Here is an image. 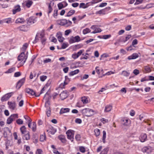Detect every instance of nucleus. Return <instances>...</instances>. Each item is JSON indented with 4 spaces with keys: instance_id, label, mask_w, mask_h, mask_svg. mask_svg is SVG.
<instances>
[{
    "instance_id": "nucleus-1",
    "label": "nucleus",
    "mask_w": 154,
    "mask_h": 154,
    "mask_svg": "<svg viewBox=\"0 0 154 154\" xmlns=\"http://www.w3.org/2000/svg\"><path fill=\"white\" fill-rule=\"evenodd\" d=\"M81 112L83 115L87 116H91L95 113L94 110L89 108L83 109Z\"/></svg>"
},
{
    "instance_id": "nucleus-2",
    "label": "nucleus",
    "mask_w": 154,
    "mask_h": 154,
    "mask_svg": "<svg viewBox=\"0 0 154 154\" xmlns=\"http://www.w3.org/2000/svg\"><path fill=\"white\" fill-rule=\"evenodd\" d=\"M28 57V55L27 54H25L24 52L21 53L18 57V60L19 61H21L20 63V65L22 66L25 63Z\"/></svg>"
},
{
    "instance_id": "nucleus-3",
    "label": "nucleus",
    "mask_w": 154,
    "mask_h": 154,
    "mask_svg": "<svg viewBox=\"0 0 154 154\" xmlns=\"http://www.w3.org/2000/svg\"><path fill=\"white\" fill-rule=\"evenodd\" d=\"M66 134L67 135V138L72 141L74 139V131L71 130H69L66 132Z\"/></svg>"
},
{
    "instance_id": "nucleus-4",
    "label": "nucleus",
    "mask_w": 154,
    "mask_h": 154,
    "mask_svg": "<svg viewBox=\"0 0 154 154\" xmlns=\"http://www.w3.org/2000/svg\"><path fill=\"white\" fill-rule=\"evenodd\" d=\"M50 104V102L48 100L46 101L45 103V106L47 108L46 112L48 117L50 116L51 114V110L49 107Z\"/></svg>"
},
{
    "instance_id": "nucleus-5",
    "label": "nucleus",
    "mask_w": 154,
    "mask_h": 154,
    "mask_svg": "<svg viewBox=\"0 0 154 154\" xmlns=\"http://www.w3.org/2000/svg\"><path fill=\"white\" fill-rule=\"evenodd\" d=\"M111 9V8L109 7L105 8L104 9L100 10L97 11L95 13L96 14L105 15L106 12Z\"/></svg>"
},
{
    "instance_id": "nucleus-6",
    "label": "nucleus",
    "mask_w": 154,
    "mask_h": 154,
    "mask_svg": "<svg viewBox=\"0 0 154 154\" xmlns=\"http://www.w3.org/2000/svg\"><path fill=\"white\" fill-rule=\"evenodd\" d=\"M80 41V37L77 35L75 37H71L69 40V42L70 44H72L76 42H78Z\"/></svg>"
},
{
    "instance_id": "nucleus-7",
    "label": "nucleus",
    "mask_w": 154,
    "mask_h": 154,
    "mask_svg": "<svg viewBox=\"0 0 154 154\" xmlns=\"http://www.w3.org/2000/svg\"><path fill=\"white\" fill-rule=\"evenodd\" d=\"M91 28L94 30L91 32V33L95 34L97 33L100 32H101V29L99 28H97L96 26L92 25Z\"/></svg>"
},
{
    "instance_id": "nucleus-8",
    "label": "nucleus",
    "mask_w": 154,
    "mask_h": 154,
    "mask_svg": "<svg viewBox=\"0 0 154 154\" xmlns=\"http://www.w3.org/2000/svg\"><path fill=\"white\" fill-rule=\"evenodd\" d=\"M25 92L33 96L35 95L36 97H38L39 95H37L35 92L32 89L27 88L25 89Z\"/></svg>"
},
{
    "instance_id": "nucleus-9",
    "label": "nucleus",
    "mask_w": 154,
    "mask_h": 154,
    "mask_svg": "<svg viewBox=\"0 0 154 154\" xmlns=\"http://www.w3.org/2000/svg\"><path fill=\"white\" fill-rule=\"evenodd\" d=\"M12 95V93L6 94L2 97L1 99V101L4 102L7 100Z\"/></svg>"
},
{
    "instance_id": "nucleus-10",
    "label": "nucleus",
    "mask_w": 154,
    "mask_h": 154,
    "mask_svg": "<svg viewBox=\"0 0 154 154\" xmlns=\"http://www.w3.org/2000/svg\"><path fill=\"white\" fill-rule=\"evenodd\" d=\"M56 36L58 41L60 42H63L64 39V38L62 37V33L60 32H58L57 33Z\"/></svg>"
},
{
    "instance_id": "nucleus-11",
    "label": "nucleus",
    "mask_w": 154,
    "mask_h": 154,
    "mask_svg": "<svg viewBox=\"0 0 154 154\" xmlns=\"http://www.w3.org/2000/svg\"><path fill=\"white\" fill-rule=\"evenodd\" d=\"M8 103L9 108L11 110H13L15 109L16 105L15 102L8 101Z\"/></svg>"
},
{
    "instance_id": "nucleus-12",
    "label": "nucleus",
    "mask_w": 154,
    "mask_h": 154,
    "mask_svg": "<svg viewBox=\"0 0 154 154\" xmlns=\"http://www.w3.org/2000/svg\"><path fill=\"white\" fill-rule=\"evenodd\" d=\"M83 51V50H80L77 53L73 54L72 55V58L74 59H76L82 54Z\"/></svg>"
},
{
    "instance_id": "nucleus-13",
    "label": "nucleus",
    "mask_w": 154,
    "mask_h": 154,
    "mask_svg": "<svg viewBox=\"0 0 154 154\" xmlns=\"http://www.w3.org/2000/svg\"><path fill=\"white\" fill-rule=\"evenodd\" d=\"M47 131L49 134L53 135L56 132L57 130L53 127L50 126L49 127L48 129L47 130Z\"/></svg>"
},
{
    "instance_id": "nucleus-14",
    "label": "nucleus",
    "mask_w": 154,
    "mask_h": 154,
    "mask_svg": "<svg viewBox=\"0 0 154 154\" xmlns=\"http://www.w3.org/2000/svg\"><path fill=\"white\" fill-rule=\"evenodd\" d=\"M36 21V18L34 17H29L27 21V23L29 25H31L35 23Z\"/></svg>"
},
{
    "instance_id": "nucleus-15",
    "label": "nucleus",
    "mask_w": 154,
    "mask_h": 154,
    "mask_svg": "<svg viewBox=\"0 0 154 154\" xmlns=\"http://www.w3.org/2000/svg\"><path fill=\"white\" fill-rule=\"evenodd\" d=\"M25 79L23 78L17 82V87L19 88L23 85L25 82Z\"/></svg>"
},
{
    "instance_id": "nucleus-16",
    "label": "nucleus",
    "mask_w": 154,
    "mask_h": 154,
    "mask_svg": "<svg viewBox=\"0 0 154 154\" xmlns=\"http://www.w3.org/2000/svg\"><path fill=\"white\" fill-rule=\"evenodd\" d=\"M139 55L138 54L136 53H133L131 55L128 56L127 59L130 60H131L135 59L138 57Z\"/></svg>"
},
{
    "instance_id": "nucleus-17",
    "label": "nucleus",
    "mask_w": 154,
    "mask_h": 154,
    "mask_svg": "<svg viewBox=\"0 0 154 154\" xmlns=\"http://www.w3.org/2000/svg\"><path fill=\"white\" fill-rule=\"evenodd\" d=\"M20 11V6L19 5H17L14 7V8L12 10L13 14H15L16 13L19 12Z\"/></svg>"
},
{
    "instance_id": "nucleus-18",
    "label": "nucleus",
    "mask_w": 154,
    "mask_h": 154,
    "mask_svg": "<svg viewBox=\"0 0 154 154\" xmlns=\"http://www.w3.org/2000/svg\"><path fill=\"white\" fill-rule=\"evenodd\" d=\"M68 94L66 91H63L60 94V98L62 100H63L67 97Z\"/></svg>"
},
{
    "instance_id": "nucleus-19",
    "label": "nucleus",
    "mask_w": 154,
    "mask_h": 154,
    "mask_svg": "<svg viewBox=\"0 0 154 154\" xmlns=\"http://www.w3.org/2000/svg\"><path fill=\"white\" fill-rule=\"evenodd\" d=\"M147 139V136L146 134H142L140 137V140L141 142H143L145 141Z\"/></svg>"
},
{
    "instance_id": "nucleus-20",
    "label": "nucleus",
    "mask_w": 154,
    "mask_h": 154,
    "mask_svg": "<svg viewBox=\"0 0 154 154\" xmlns=\"http://www.w3.org/2000/svg\"><path fill=\"white\" fill-rule=\"evenodd\" d=\"M122 124L125 125H128L130 123V120L124 118L122 119Z\"/></svg>"
},
{
    "instance_id": "nucleus-21",
    "label": "nucleus",
    "mask_w": 154,
    "mask_h": 154,
    "mask_svg": "<svg viewBox=\"0 0 154 154\" xmlns=\"http://www.w3.org/2000/svg\"><path fill=\"white\" fill-rule=\"evenodd\" d=\"M23 134H24L23 136V139L28 140L30 139V135L29 131L26 132V133Z\"/></svg>"
},
{
    "instance_id": "nucleus-22",
    "label": "nucleus",
    "mask_w": 154,
    "mask_h": 154,
    "mask_svg": "<svg viewBox=\"0 0 154 154\" xmlns=\"http://www.w3.org/2000/svg\"><path fill=\"white\" fill-rule=\"evenodd\" d=\"M17 29L21 31H26L27 29V26L26 25H22L18 27Z\"/></svg>"
},
{
    "instance_id": "nucleus-23",
    "label": "nucleus",
    "mask_w": 154,
    "mask_h": 154,
    "mask_svg": "<svg viewBox=\"0 0 154 154\" xmlns=\"http://www.w3.org/2000/svg\"><path fill=\"white\" fill-rule=\"evenodd\" d=\"M64 26L68 27L71 26L72 24V22L68 20L65 19Z\"/></svg>"
},
{
    "instance_id": "nucleus-24",
    "label": "nucleus",
    "mask_w": 154,
    "mask_h": 154,
    "mask_svg": "<svg viewBox=\"0 0 154 154\" xmlns=\"http://www.w3.org/2000/svg\"><path fill=\"white\" fill-rule=\"evenodd\" d=\"M65 19L58 20L57 21V23L58 25L62 26H64Z\"/></svg>"
},
{
    "instance_id": "nucleus-25",
    "label": "nucleus",
    "mask_w": 154,
    "mask_h": 154,
    "mask_svg": "<svg viewBox=\"0 0 154 154\" xmlns=\"http://www.w3.org/2000/svg\"><path fill=\"white\" fill-rule=\"evenodd\" d=\"M112 106L111 105H106L104 111L106 112H108L110 111L112 109Z\"/></svg>"
},
{
    "instance_id": "nucleus-26",
    "label": "nucleus",
    "mask_w": 154,
    "mask_h": 154,
    "mask_svg": "<svg viewBox=\"0 0 154 154\" xmlns=\"http://www.w3.org/2000/svg\"><path fill=\"white\" fill-rule=\"evenodd\" d=\"M25 20L23 18H19L16 19L15 23H22L24 22Z\"/></svg>"
},
{
    "instance_id": "nucleus-27",
    "label": "nucleus",
    "mask_w": 154,
    "mask_h": 154,
    "mask_svg": "<svg viewBox=\"0 0 154 154\" xmlns=\"http://www.w3.org/2000/svg\"><path fill=\"white\" fill-rule=\"evenodd\" d=\"M70 109L68 108H62L60 109V113L63 114L66 112H69Z\"/></svg>"
},
{
    "instance_id": "nucleus-28",
    "label": "nucleus",
    "mask_w": 154,
    "mask_h": 154,
    "mask_svg": "<svg viewBox=\"0 0 154 154\" xmlns=\"http://www.w3.org/2000/svg\"><path fill=\"white\" fill-rule=\"evenodd\" d=\"M53 11V9L51 7V4L50 3L48 4V8L47 11V13L48 16L49 14L51 13Z\"/></svg>"
},
{
    "instance_id": "nucleus-29",
    "label": "nucleus",
    "mask_w": 154,
    "mask_h": 154,
    "mask_svg": "<svg viewBox=\"0 0 154 154\" xmlns=\"http://www.w3.org/2000/svg\"><path fill=\"white\" fill-rule=\"evenodd\" d=\"M33 2L31 0H27L26 1V6L27 8H29L32 5Z\"/></svg>"
},
{
    "instance_id": "nucleus-30",
    "label": "nucleus",
    "mask_w": 154,
    "mask_h": 154,
    "mask_svg": "<svg viewBox=\"0 0 154 154\" xmlns=\"http://www.w3.org/2000/svg\"><path fill=\"white\" fill-rule=\"evenodd\" d=\"M142 151L143 152L148 153L150 151V148L149 147L145 146L142 149Z\"/></svg>"
},
{
    "instance_id": "nucleus-31",
    "label": "nucleus",
    "mask_w": 154,
    "mask_h": 154,
    "mask_svg": "<svg viewBox=\"0 0 154 154\" xmlns=\"http://www.w3.org/2000/svg\"><path fill=\"white\" fill-rule=\"evenodd\" d=\"M66 76H65L66 80L64 81L63 83H61L60 85V87L61 88H64L65 85H67L68 83V82L66 79Z\"/></svg>"
},
{
    "instance_id": "nucleus-32",
    "label": "nucleus",
    "mask_w": 154,
    "mask_h": 154,
    "mask_svg": "<svg viewBox=\"0 0 154 154\" xmlns=\"http://www.w3.org/2000/svg\"><path fill=\"white\" fill-rule=\"evenodd\" d=\"M58 138L63 143H64L66 142L65 137L63 135H60L58 136Z\"/></svg>"
},
{
    "instance_id": "nucleus-33",
    "label": "nucleus",
    "mask_w": 154,
    "mask_h": 154,
    "mask_svg": "<svg viewBox=\"0 0 154 154\" xmlns=\"http://www.w3.org/2000/svg\"><path fill=\"white\" fill-rule=\"evenodd\" d=\"M79 70L77 69L70 72L69 73V75L70 76H73L78 73L79 72Z\"/></svg>"
},
{
    "instance_id": "nucleus-34",
    "label": "nucleus",
    "mask_w": 154,
    "mask_h": 154,
    "mask_svg": "<svg viewBox=\"0 0 154 154\" xmlns=\"http://www.w3.org/2000/svg\"><path fill=\"white\" fill-rule=\"evenodd\" d=\"M20 130L22 134H25L26 133V132H28V131H26V128L24 126H23L20 128Z\"/></svg>"
},
{
    "instance_id": "nucleus-35",
    "label": "nucleus",
    "mask_w": 154,
    "mask_h": 154,
    "mask_svg": "<svg viewBox=\"0 0 154 154\" xmlns=\"http://www.w3.org/2000/svg\"><path fill=\"white\" fill-rule=\"evenodd\" d=\"M81 100L84 104L87 103L88 102V98L85 97H82L81 98Z\"/></svg>"
},
{
    "instance_id": "nucleus-36",
    "label": "nucleus",
    "mask_w": 154,
    "mask_h": 154,
    "mask_svg": "<svg viewBox=\"0 0 154 154\" xmlns=\"http://www.w3.org/2000/svg\"><path fill=\"white\" fill-rule=\"evenodd\" d=\"M75 12V11L73 10H70L67 14V15L66 16L70 17L72 15V14H74Z\"/></svg>"
},
{
    "instance_id": "nucleus-37",
    "label": "nucleus",
    "mask_w": 154,
    "mask_h": 154,
    "mask_svg": "<svg viewBox=\"0 0 154 154\" xmlns=\"http://www.w3.org/2000/svg\"><path fill=\"white\" fill-rule=\"evenodd\" d=\"M52 82V80L51 79H49L47 81L46 84H45V88H48L49 87Z\"/></svg>"
},
{
    "instance_id": "nucleus-38",
    "label": "nucleus",
    "mask_w": 154,
    "mask_h": 154,
    "mask_svg": "<svg viewBox=\"0 0 154 154\" xmlns=\"http://www.w3.org/2000/svg\"><path fill=\"white\" fill-rule=\"evenodd\" d=\"M15 70V68H12L8 69L7 71L5 72V73H11L13 72H14Z\"/></svg>"
},
{
    "instance_id": "nucleus-39",
    "label": "nucleus",
    "mask_w": 154,
    "mask_h": 154,
    "mask_svg": "<svg viewBox=\"0 0 154 154\" xmlns=\"http://www.w3.org/2000/svg\"><path fill=\"white\" fill-rule=\"evenodd\" d=\"M130 74V73L129 72H128L127 71L125 70L122 71V75L126 77L129 76Z\"/></svg>"
},
{
    "instance_id": "nucleus-40",
    "label": "nucleus",
    "mask_w": 154,
    "mask_h": 154,
    "mask_svg": "<svg viewBox=\"0 0 154 154\" xmlns=\"http://www.w3.org/2000/svg\"><path fill=\"white\" fill-rule=\"evenodd\" d=\"M11 132V130L8 127H5L4 128V134H5V133H6V134H9Z\"/></svg>"
},
{
    "instance_id": "nucleus-41",
    "label": "nucleus",
    "mask_w": 154,
    "mask_h": 154,
    "mask_svg": "<svg viewBox=\"0 0 154 154\" xmlns=\"http://www.w3.org/2000/svg\"><path fill=\"white\" fill-rule=\"evenodd\" d=\"M91 30L89 28H86L83 30V33L84 34H86L90 32Z\"/></svg>"
},
{
    "instance_id": "nucleus-42",
    "label": "nucleus",
    "mask_w": 154,
    "mask_h": 154,
    "mask_svg": "<svg viewBox=\"0 0 154 154\" xmlns=\"http://www.w3.org/2000/svg\"><path fill=\"white\" fill-rule=\"evenodd\" d=\"M32 128L33 131L35 132L36 131V125L35 122H32Z\"/></svg>"
},
{
    "instance_id": "nucleus-43",
    "label": "nucleus",
    "mask_w": 154,
    "mask_h": 154,
    "mask_svg": "<svg viewBox=\"0 0 154 154\" xmlns=\"http://www.w3.org/2000/svg\"><path fill=\"white\" fill-rule=\"evenodd\" d=\"M103 136L102 138V140L103 143H105V139L106 138V133L105 131H103Z\"/></svg>"
},
{
    "instance_id": "nucleus-44",
    "label": "nucleus",
    "mask_w": 154,
    "mask_h": 154,
    "mask_svg": "<svg viewBox=\"0 0 154 154\" xmlns=\"http://www.w3.org/2000/svg\"><path fill=\"white\" fill-rule=\"evenodd\" d=\"M96 137H97L99 135L100 132V130L97 128H96L94 130V131Z\"/></svg>"
},
{
    "instance_id": "nucleus-45",
    "label": "nucleus",
    "mask_w": 154,
    "mask_h": 154,
    "mask_svg": "<svg viewBox=\"0 0 154 154\" xmlns=\"http://www.w3.org/2000/svg\"><path fill=\"white\" fill-rule=\"evenodd\" d=\"M28 46V44L27 43H26L23 45V47L22 48V50L23 51H25L27 48Z\"/></svg>"
},
{
    "instance_id": "nucleus-46",
    "label": "nucleus",
    "mask_w": 154,
    "mask_h": 154,
    "mask_svg": "<svg viewBox=\"0 0 154 154\" xmlns=\"http://www.w3.org/2000/svg\"><path fill=\"white\" fill-rule=\"evenodd\" d=\"M46 139V136L44 135H41L40 136V140L41 141H43Z\"/></svg>"
},
{
    "instance_id": "nucleus-47",
    "label": "nucleus",
    "mask_w": 154,
    "mask_h": 154,
    "mask_svg": "<svg viewBox=\"0 0 154 154\" xmlns=\"http://www.w3.org/2000/svg\"><path fill=\"white\" fill-rule=\"evenodd\" d=\"M69 45V44L68 43H64L61 46V49H64L67 48Z\"/></svg>"
},
{
    "instance_id": "nucleus-48",
    "label": "nucleus",
    "mask_w": 154,
    "mask_h": 154,
    "mask_svg": "<svg viewBox=\"0 0 154 154\" xmlns=\"http://www.w3.org/2000/svg\"><path fill=\"white\" fill-rule=\"evenodd\" d=\"M14 120L10 116L7 120V123L8 124H10Z\"/></svg>"
},
{
    "instance_id": "nucleus-49",
    "label": "nucleus",
    "mask_w": 154,
    "mask_h": 154,
    "mask_svg": "<svg viewBox=\"0 0 154 154\" xmlns=\"http://www.w3.org/2000/svg\"><path fill=\"white\" fill-rule=\"evenodd\" d=\"M10 116L12 118V119L13 120H14L16 118H17L18 117V116L17 114L11 115Z\"/></svg>"
},
{
    "instance_id": "nucleus-50",
    "label": "nucleus",
    "mask_w": 154,
    "mask_h": 154,
    "mask_svg": "<svg viewBox=\"0 0 154 154\" xmlns=\"http://www.w3.org/2000/svg\"><path fill=\"white\" fill-rule=\"evenodd\" d=\"M40 80L42 82L44 81L47 78V76L45 75H42L40 76Z\"/></svg>"
},
{
    "instance_id": "nucleus-51",
    "label": "nucleus",
    "mask_w": 154,
    "mask_h": 154,
    "mask_svg": "<svg viewBox=\"0 0 154 154\" xmlns=\"http://www.w3.org/2000/svg\"><path fill=\"white\" fill-rule=\"evenodd\" d=\"M24 119L27 121V122H31L32 119L29 116H24Z\"/></svg>"
},
{
    "instance_id": "nucleus-52",
    "label": "nucleus",
    "mask_w": 154,
    "mask_h": 154,
    "mask_svg": "<svg viewBox=\"0 0 154 154\" xmlns=\"http://www.w3.org/2000/svg\"><path fill=\"white\" fill-rule=\"evenodd\" d=\"M108 149L107 148L104 149L101 152L100 154H107Z\"/></svg>"
},
{
    "instance_id": "nucleus-53",
    "label": "nucleus",
    "mask_w": 154,
    "mask_h": 154,
    "mask_svg": "<svg viewBox=\"0 0 154 154\" xmlns=\"http://www.w3.org/2000/svg\"><path fill=\"white\" fill-rule=\"evenodd\" d=\"M144 69L146 72H149L151 71L150 68L148 66H145Z\"/></svg>"
},
{
    "instance_id": "nucleus-54",
    "label": "nucleus",
    "mask_w": 154,
    "mask_h": 154,
    "mask_svg": "<svg viewBox=\"0 0 154 154\" xmlns=\"http://www.w3.org/2000/svg\"><path fill=\"white\" fill-rule=\"evenodd\" d=\"M5 22L8 23H12L11 18H8L6 19L5 20Z\"/></svg>"
},
{
    "instance_id": "nucleus-55",
    "label": "nucleus",
    "mask_w": 154,
    "mask_h": 154,
    "mask_svg": "<svg viewBox=\"0 0 154 154\" xmlns=\"http://www.w3.org/2000/svg\"><path fill=\"white\" fill-rule=\"evenodd\" d=\"M58 7L59 9H61L62 8H64L63 4L62 3H60L58 4Z\"/></svg>"
},
{
    "instance_id": "nucleus-56",
    "label": "nucleus",
    "mask_w": 154,
    "mask_h": 154,
    "mask_svg": "<svg viewBox=\"0 0 154 154\" xmlns=\"http://www.w3.org/2000/svg\"><path fill=\"white\" fill-rule=\"evenodd\" d=\"M16 122L17 124L21 125L23 123V121L21 119H19L17 120Z\"/></svg>"
},
{
    "instance_id": "nucleus-57",
    "label": "nucleus",
    "mask_w": 154,
    "mask_h": 154,
    "mask_svg": "<svg viewBox=\"0 0 154 154\" xmlns=\"http://www.w3.org/2000/svg\"><path fill=\"white\" fill-rule=\"evenodd\" d=\"M79 149L80 151L82 153L85 152V149L83 146L80 147Z\"/></svg>"
},
{
    "instance_id": "nucleus-58",
    "label": "nucleus",
    "mask_w": 154,
    "mask_h": 154,
    "mask_svg": "<svg viewBox=\"0 0 154 154\" xmlns=\"http://www.w3.org/2000/svg\"><path fill=\"white\" fill-rule=\"evenodd\" d=\"M82 55L84 56V57H83L81 58V59H83L86 60L88 58V53L86 54L85 55H84V54H83Z\"/></svg>"
},
{
    "instance_id": "nucleus-59",
    "label": "nucleus",
    "mask_w": 154,
    "mask_h": 154,
    "mask_svg": "<svg viewBox=\"0 0 154 154\" xmlns=\"http://www.w3.org/2000/svg\"><path fill=\"white\" fill-rule=\"evenodd\" d=\"M51 59L49 58H47L44 60L43 62L44 63H47L51 62Z\"/></svg>"
},
{
    "instance_id": "nucleus-60",
    "label": "nucleus",
    "mask_w": 154,
    "mask_h": 154,
    "mask_svg": "<svg viewBox=\"0 0 154 154\" xmlns=\"http://www.w3.org/2000/svg\"><path fill=\"white\" fill-rule=\"evenodd\" d=\"M42 152L41 149H38L36 152V154H42Z\"/></svg>"
},
{
    "instance_id": "nucleus-61",
    "label": "nucleus",
    "mask_w": 154,
    "mask_h": 154,
    "mask_svg": "<svg viewBox=\"0 0 154 154\" xmlns=\"http://www.w3.org/2000/svg\"><path fill=\"white\" fill-rule=\"evenodd\" d=\"M138 43V41L137 39H134L132 42L131 45L134 46V45H137Z\"/></svg>"
},
{
    "instance_id": "nucleus-62",
    "label": "nucleus",
    "mask_w": 154,
    "mask_h": 154,
    "mask_svg": "<svg viewBox=\"0 0 154 154\" xmlns=\"http://www.w3.org/2000/svg\"><path fill=\"white\" fill-rule=\"evenodd\" d=\"M107 5V3L106 2L101 3L99 5V7H103L106 6Z\"/></svg>"
},
{
    "instance_id": "nucleus-63",
    "label": "nucleus",
    "mask_w": 154,
    "mask_h": 154,
    "mask_svg": "<svg viewBox=\"0 0 154 154\" xmlns=\"http://www.w3.org/2000/svg\"><path fill=\"white\" fill-rule=\"evenodd\" d=\"M71 32L70 29H68L65 31V35H68Z\"/></svg>"
},
{
    "instance_id": "nucleus-64",
    "label": "nucleus",
    "mask_w": 154,
    "mask_h": 154,
    "mask_svg": "<svg viewBox=\"0 0 154 154\" xmlns=\"http://www.w3.org/2000/svg\"><path fill=\"white\" fill-rule=\"evenodd\" d=\"M120 52L123 55H125L127 53L126 51L123 49H120Z\"/></svg>"
}]
</instances>
